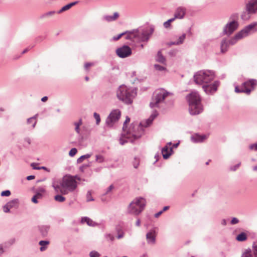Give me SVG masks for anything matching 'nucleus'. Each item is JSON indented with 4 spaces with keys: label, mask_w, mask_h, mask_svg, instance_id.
Masks as SVG:
<instances>
[{
    "label": "nucleus",
    "mask_w": 257,
    "mask_h": 257,
    "mask_svg": "<svg viewBox=\"0 0 257 257\" xmlns=\"http://www.w3.org/2000/svg\"><path fill=\"white\" fill-rule=\"evenodd\" d=\"M157 116V113L155 111L153 112L146 122H141L139 125L132 123L128 130L126 128V124L130 122V118L129 117L126 116L122 128L124 133L123 135L124 136L122 138H120L119 140L120 144L123 145L127 142L124 140V139H130L131 141L132 142L134 140L139 138L143 133V128L149 126Z\"/></svg>",
    "instance_id": "1"
},
{
    "label": "nucleus",
    "mask_w": 257,
    "mask_h": 257,
    "mask_svg": "<svg viewBox=\"0 0 257 257\" xmlns=\"http://www.w3.org/2000/svg\"><path fill=\"white\" fill-rule=\"evenodd\" d=\"M79 180L77 176L65 175L59 181L53 183V187L58 193L63 195L74 191L77 186L76 180Z\"/></svg>",
    "instance_id": "2"
},
{
    "label": "nucleus",
    "mask_w": 257,
    "mask_h": 257,
    "mask_svg": "<svg viewBox=\"0 0 257 257\" xmlns=\"http://www.w3.org/2000/svg\"><path fill=\"white\" fill-rule=\"evenodd\" d=\"M136 93L125 85L120 86L116 91L117 97L126 104H131Z\"/></svg>",
    "instance_id": "3"
},
{
    "label": "nucleus",
    "mask_w": 257,
    "mask_h": 257,
    "mask_svg": "<svg viewBox=\"0 0 257 257\" xmlns=\"http://www.w3.org/2000/svg\"><path fill=\"white\" fill-rule=\"evenodd\" d=\"M213 73L210 71H200L194 76V81L197 84L207 83L214 79Z\"/></svg>",
    "instance_id": "4"
},
{
    "label": "nucleus",
    "mask_w": 257,
    "mask_h": 257,
    "mask_svg": "<svg viewBox=\"0 0 257 257\" xmlns=\"http://www.w3.org/2000/svg\"><path fill=\"white\" fill-rule=\"evenodd\" d=\"M126 40H130L134 42H140L147 41L149 36L147 33L145 32H139L138 30L125 32Z\"/></svg>",
    "instance_id": "5"
},
{
    "label": "nucleus",
    "mask_w": 257,
    "mask_h": 257,
    "mask_svg": "<svg viewBox=\"0 0 257 257\" xmlns=\"http://www.w3.org/2000/svg\"><path fill=\"white\" fill-rule=\"evenodd\" d=\"M145 200L143 198H137L134 199L130 204L128 211L129 213L138 215L144 208L145 206Z\"/></svg>",
    "instance_id": "6"
},
{
    "label": "nucleus",
    "mask_w": 257,
    "mask_h": 257,
    "mask_svg": "<svg viewBox=\"0 0 257 257\" xmlns=\"http://www.w3.org/2000/svg\"><path fill=\"white\" fill-rule=\"evenodd\" d=\"M169 94V93L163 89L156 90L154 94L152 101L150 105L151 107L158 106V104L162 102L165 98Z\"/></svg>",
    "instance_id": "7"
},
{
    "label": "nucleus",
    "mask_w": 257,
    "mask_h": 257,
    "mask_svg": "<svg viewBox=\"0 0 257 257\" xmlns=\"http://www.w3.org/2000/svg\"><path fill=\"white\" fill-rule=\"evenodd\" d=\"M255 26V24H251L247 26L244 29L240 31L236 34V35L232 38L230 41H227L229 45L235 44L238 40L244 37L247 36L248 33L253 29Z\"/></svg>",
    "instance_id": "8"
},
{
    "label": "nucleus",
    "mask_w": 257,
    "mask_h": 257,
    "mask_svg": "<svg viewBox=\"0 0 257 257\" xmlns=\"http://www.w3.org/2000/svg\"><path fill=\"white\" fill-rule=\"evenodd\" d=\"M121 112L119 109L113 110L107 117L106 123L107 125L112 126L119 119Z\"/></svg>",
    "instance_id": "9"
},
{
    "label": "nucleus",
    "mask_w": 257,
    "mask_h": 257,
    "mask_svg": "<svg viewBox=\"0 0 257 257\" xmlns=\"http://www.w3.org/2000/svg\"><path fill=\"white\" fill-rule=\"evenodd\" d=\"M250 84L252 88L257 84V81L254 79H251L248 81H246L243 83L242 88L241 90L239 89L238 86H236L235 88V91L237 93L239 92H245L247 94L250 93L251 91V89L248 88L247 85Z\"/></svg>",
    "instance_id": "10"
},
{
    "label": "nucleus",
    "mask_w": 257,
    "mask_h": 257,
    "mask_svg": "<svg viewBox=\"0 0 257 257\" xmlns=\"http://www.w3.org/2000/svg\"><path fill=\"white\" fill-rule=\"evenodd\" d=\"M117 55L120 58H125L132 54V50L127 46H123L118 48L116 51Z\"/></svg>",
    "instance_id": "11"
},
{
    "label": "nucleus",
    "mask_w": 257,
    "mask_h": 257,
    "mask_svg": "<svg viewBox=\"0 0 257 257\" xmlns=\"http://www.w3.org/2000/svg\"><path fill=\"white\" fill-rule=\"evenodd\" d=\"M238 26V23L234 21L227 24L224 29L223 31L224 34L228 36L230 35L235 30L237 29Z\"/></svg>",
    "instance_id": "12"
},
{
    "label": "nucleus",
    "mask_w": 257,
    "mask_h": 257,
    "mask_svg": "<svg viewBox=\"0 0 257 257\" xmlns=\"http://www.w3.org/2000/svg\"><path fill=\"white\" fill-rule=\"evenodd\" d=\"M189 110L191 115H197L202 111L203 107L201 103L192 104L189 105Z\"/></svg>",
    "instance_id": "13"
},
{
    "label": "nucleus",
    "mask_w": 257,
    "mask_h": 257,
    "mask_svg": "<svg viewBox=\"0 0 257 257\" xmlns=\"http://www.w3.org/2000/svg\"><path fill=\"white\" fill-rule=\"evenodd\" d=\"M189 105L196 103H201L199 95L196 92H192L187 97Z\"/></svg>",
    "instance_id": "14"
},
{
    "label": "nucleus",
    "mask_w": 257,
    "mask_h": 257,
    "mask_svg": "<svg viewBox=\"0 0 257 257\" xmlns=\"http://www.w3.org/2000/svg\"><path fill=\"white\" fill-rule=\"evenodd\" d=\"M219 86L218 82H215L212 84L204 85L203 86V89L204 91L207 93H212L217 90V87Z\"/></svg>",
    "instance_id": "15"
},
{
    "label": "nucleus",
    "mask_w": 257,
    "mask_h": 257,
    "mask_svg": "<svg viewBox=\"0 0 257 257\" xmlns=\"http://www.w3.org/2000/svg\"><path fill=\"white\" fill-rule=\"evenodd\" d=\"M249 13H254L257 11V0H250L246 5Z\"/></svg>",
    "instance_id": "16"
},
{
    "label": "nucleus",
    "mask_w": 257,
    "mask_h": 257,
    "mask_svg": "<svg viewBox=\"0 0 257 257\" xmlns=\"http://www.w3.org/2000/svg\"><path fill=\"white\" fill-rule=\"evenodd\" d=\"M156 232L155 230H151L146 234V238L149 243L154 244L156 242Z\"/></svg>",
    "instance_id": "17"
},
{
    "label": "nucleus",
    "mask_w": 257,
    "mask_h": 257,
    "mask_svg": "<svg viewBox=\"0 0 257 257\" xmlns=\"http://www.w3.org/2000/svg\"><path fill=\"white\" fill-rule=\"evenodd\" d=\"M186 13V9L184 7L178 8L175 13L174 18L175 19H182Z\"/></svg>",
    "instance_id": "18"
},
{
    "label": "nucleus",
    "mask_w": 257,
    "mask_h": 257,
    "mask_svg": "<svg viewBox=\"0 0 257 257\" xmlns=\"http://www.w3.org/2000/svg\"><path fill=\"white\" fill-rule=\"evenodd\" d=\"M229 46L228 42L226 40H223L221 42L220 45V52L221 53L224 54L227 52L228 48Z\"/></svg>",
    "instance_id": "19"
},
{
    "label": "nucleus",
    "mask_w": 257,
    "mask_h": 257,
    "mask_svg": "<svg viewBox=\"0 0 257 257\" xmlns=\"http://www.w3.org/2000/svg\"><path fill=\"white\" fill-rule=\"evenodd\" d=\"M172 151V149L171 148H168V147L166 146L164 147L162 151V155L163 158L165 159H168L169 156L171 155V152Z\"/></svg>",
    "instance_id": "20"
},
{
    "label": "nucleus",
    "mask_w": 257,
    "mask_h": 257,
    "mask_svg": "<svg viewBox=\"0 0 257 257\" xmlns=\"http://www.w3.org/2000/svg\"><path fill=\"white\" fill-rule=\"evenodd\" d=\"M119 17V14L118 13H114L112 16H106L104 17V19L107 22H111L117 19Z\"/></svg>",
    "instance_id": "21"
},
{
    "label": "nucleus",
    "mask_w": 257,
    "mask_h": 257,
    "mask_svg": "<svg viewBox=\"0 0 257 257\" xmlns=\"http://www.w3.org/2000/svg\"><path fill=\"white\" fill-rule=\"evenodd\" d=\"M186 38V34H183L181 36H179L178 38V40L176 42H172L171 43L168 44L169 45H179L183 43L184 39Z\"/></svg>",
    "instance_id": "22"
},
{
    "label": "nucleus",
    "mask_w": 257,
    "mask_h": 257,
    "mask_svg": "<svg viewBox=\"0 0 257 257\" xmlns=\"http://www.w3.org/2000/svg\"><path fill=\"white\" fill-rule=\"evenodd\" d=\"M191 139L195 142H202L205 139V137L196 135L194 136H192Z\"/></svg>",
    "instance_id": "23"
},
{
    "label": "nucleus",
    "mask_w": 257,
    "mask_h": 257,
    "mask_svg": "<svg viewBox=\"0 0 257 257\" xmlns=\"http://www.w3.org/2000/svg\"><path fill=\"white\" fill-rule=\"evenodd\" d=\"M156 61L162 63H164L165 62V58L162 55L161 51H159L157 53Z\"/></svg>",
    "instance_id": "24"
},
{
    "label": "nucleus",
    "mask_w": 257,
    "mask_h": 257,
    "mask_svg": "<svg viewBox=\"0 0 257 257\" xmlns=\"http://www.w3.org/2000/svg\"><path fill=\"white\" fill-rule=\"evenodd\" d=\"M81 222L82 223L86 222L89 226H94L95 222L88 217H84L82 218Z\"/></svg>",
    "instance_id": "25"
},
{
    "label": "nucleus",
    "mask_w": 257,
    "mask_h": 257,
    "mask_svg": "<svg viewBox=\"0 0 257 257\" xmlns=\"http://www.w3.org/2000/svg\"><path fill=\"white\" fill-rule=\"evenodd\" d=\"M246 238H247V236H246V233L244 232H242V233H240L236 237V240L239 241H244L246 239Z\"/></svg>",
    "instance_id": "26"
},
{
    "label": "nucleus",
    "mask_w": 257,
    "mask_h": 257,
    "mask_svg": "<svg viewBox=\"0 0 257 257\" xmlns=\"http://www.w3.org/2000/svg\"><path fill=\"white\" fill-rule=\"evenodd\" d=\"M76 3H77V2L72 3L69 4L68 5L64 6L62 8V9L60 11L59 13L63 12H64L65 11L69 10L72 6H74Z\"/></svg>",
    "instance_id": "27"
},
{
    "label": "nucleus",
    "mask_w": 257,
    "mask_h": 257,
    "mask_svg": "<svg viewBox=\"0 0 257 257\" xmlns=\"http://www.w3.org/2000/svg\"><path fill=\"white\" fill-rule=\"evenodd\" d=\"M7 204L8 206H10L11 208L17 207L18 206V200L17 199H15L9 202Z\"/></svg>",
    "instance_id": "28"
},
{
    "label": "nucleus",
    "mask_w": 257,
    "mask_h": 257,
    "mask_svg": "<svg viewBox=\"0 0 257 257\" xmlns=\"http://www.w3.org/2000/svg\"><path fill=\"white\" fill-rule=\"evenodd\" d=\"M82 124V120L80 119L78 122H75L74 125L75 126V130L77 133H79L80 129L79 126Z\"/></svg>",
    "instance_id": "29"
},
{
    "label": "nucleus",
    "mask_w": 257,
    "mask_h": 257,
    "mask_svg": "<svg viewBox=\"0 0 257 257\" xmlns=\"http://www.w3.org/2000/svg\"><path fill=\"white\" fill-rule=\"evenodd\" d=\"M54 199L56 201L60 202H63L65 200V198L61 195H56Z\"/></svg>",
    "instance_id": "30"
},
{
    "label": "nucleus",
    "mask_w": 257,
    "mask_h": 257,
    "mask_svg": "<svg viewBox=\"0 0 257 257\" xmlns=\"http://www.w3.org/2000/svg\"><path fill=\"white\" fill-rule=\"evenodd\" d=\"M49 243V242L48 241H44V240L40 241L39 242V244L42 246V247H41V248H40V250L42 251H44V250H45L46 248L45 247H44V246L48 244Z\"/></svg>",
    "instance_id": "31"
},
{
    "label": "nucleus",
    "mask_w": 257,
    "mask_h": 257,
    "mask_svg": "<svg viewBox=\"0 0 257 257\" xmlns=\"http://www.w3.org/2000/svg\"><path fill=\"white\" fill-rule=\"evenodd\" d=\"M90 157V155L89 154L82 156L79 158L78 159L77 162H78V163H80L82 162L84 159L89 158Z\"/></svg>",
    "instance_id": "32"
},
{
    "label": "nucleus",
    "mask_w": 257,
    "mask_h": 257,
    "mask_svg": "<svg viewBox=\"0 0 257 257\" xmlns=\"http://www.w3.org/2000/svg\"><path fill=\"white\" fill-rule=\"evenodd\" d=\"M28 123H33L32 126L34 127L36 123V117H33L28 119Z\"/></svg>",
    "instance_id": "33"
},
{
    "label": "nucleus",
    "mask_w": 257,
    "mask_h": 257,
    "mask_svg": "<svg viewBox=\"0 0 257 257\" xmlns=\"http://www.w3.org/2000/svg\"><path fill=\"white\" fill-rule=\"evenodd\" d=\"M45 191V189H43V188H41L40 189V192H38L37 193V194L35 195V196L38 198V199H40L42 198V193H44Z\"/></svg>",
    "instance_id": "34"
},
{
    "label": "nucleus",
    "mask_w": 257,
    "mask_h": 257,
    "mask_svg": "<svg viewBox=\"0 0 257 257\" xmlns=\"http://www.w3.org/2000/svg\"><path fill=\"white\" fill-rule=\"evenodd\" d=\"M174 20L175 18L169 19L167 22L164 23V26L166 28H169L170 26L171 23L174 21Z\"/></svg>",
    "instance_id": "35"
},
{
    "label": "nucleus",
    "mask_w": 257,
    "mask_h": 257,
    "mask_svg": "<svg viewBox=\"0 0 257 257\" xmlns=\"http://www.w3.org/2000/svg\"><path fill=\"white\" fill-rule=\"evenodd\" d=\"M241 257H252L251 251L250 250H246V251L242 254Z\"/></svg>",
    "instance_id": "36"
},
{
    "label": "nucleus",
    "mask_w": 257,
    "mask_h": 257,
    "mask_svg": "<svg viewBox=\"0 0 257 257\" xmlns=\"http://www.w3.org/2000/svg\"><path fill=\"white\" fill-rule=\"evenodd\" d=\"M104 157L100 155H98L96 156V161L98 163H102L104 161Z\"/></svg>",
    "instance_id": "37"
},
{
    "label": "nucleus",
    "mask_w": 257,
    "mask_h": 257,
    "mask_svg": "<svg viewBox=\"0 0 257 257\" xmlns=\"http://www.w3.org/2000/svg\"><path fill=\"white\" fill-rule=\"evenodd\" d=\"M94 64V63L92 62H87L84 65V68L87 71H88L89 68L91 66H93Z\"/></svg>",
    "instance_id": "38"
},
{
    "label": "nucleus",
    "mask_w": 257,
    "mask_h": 257,
    "mask_svg": "<svg viewBox=\"0 0 257 257\" xmlns=\"http://www.w3.org/2000/svg\"><path fill=\"white\" fill-rule=\"evenodd\" d=\"M125 34H126V33L125 32L124 33H121V34H119L117 36H114V37H113V40L114 41H117V40H119L122 36H125Z\"/></svg>",
    "instance_id": "39"
},
{
    "label": "nucleus",
    "mask_w": 257,
    "mask_h": 257,
    "mask_svg": "<svg viewBox=\"0 0 257 257\" xmlns=\"http://www.w3.org/2000/svg\"><path fill=\"white\" fill-rule=\"evenodd\" d=\"M77 152V150L76 148H73L69 151V155L71 157H73L76 154Z\"/></svg>",
    "instance_id": "40"
},
{
    "label": "nucleus",
    "mask_w": 257,
    "mask_h": 257,
    "mask_svg": "<svg viewBox=\"0 0 257 257\" xmlns=\"http://www.w3.org/2000/svg\"><path fill=\"white\" fill-rule=\"evenodd\" d=\"M93 115H94V117L96 119V124H98L100 121V118L99 115L98 113H97L96 112H95V113H94Z\"/></svg>",
    "instance_id": "41"
},
{
    "label": "nucleus",
    "mask_w": 257,
    "mask_h": 257,
    "mask_svg": "<svg viewBox=\"0 0 257 257\" xmlns=\"http://www.w3.org/2000/svg\"><path fill=\"white\" fill-rule=\"evenodd\" d=\"M253 252L255 257H257V241L253 244Z\"/></svg>",
    "instance_id": "42"
},
{
    "label": "nucleus",
    "mask_w": 257,
    "mask_h": 257,
    "mask_svg": "<svg viewBox=\"0 0 257 257\" xmlns=\"http://www.w3.org/2000/svg\"><path fill=\"white\" fill-rule=\"evenodd\" d=\"M86 198H87V201H93V199L92 198V197L91 196V191H88L87 193V195H86Z\"/></svg>",
    "instance_id": "43"
},
{
    "label": "nucleus",
    "mask_w": 257,
    "mask_h": 257,
    "mask_svg": "<svg viewBox=\"0 0 257 257\" xmlns=\"http://www.w3.org/2000/svg\"><path fill=\"white\" fill-rule=\"evenodd\" d=\"M11 194V192L9 190H6L2 192L1 195L2 196H9Z\"/></svg>",
    "instance_id": "44"
},
{
    "label": "nucleus",
    "mask_w": 257,
    "mask_h": 257,
    "mask_svg": "<svg viewBox=\"0 0 257 257\" xmlns=\"http://www.w3.org/2000/svg\"><path fill=\"white\" fill-rule=\"evenodd\" d=\"M99 254L96 251H91L90 253V257H99Z\"/></svg>",
    "instance_id": "45"
},
{
    "label": "nucleus",
    "mask_w": 257,
    "mask_h": 257,
    "mask_svg": "<svg viewBox=\"0 0 257 257\" xmlns=\"http://www.w3.org/2000/svg\"><path fill=\"white\" fill-rule=\"evenodd\" d=\"M140 161L139 159L135 158L134 162H133L134 166L135 168H137L139 165Z\"/></svg>",
    "instance_id": "46"
},
{
    "label": "nucleus",
    "mask_w": 257,
    "mask_h": 257,
    "mask_svg": "<svg viewBox=\"0 0 257 257\" xmlns=\"http://www.w3.org/2000/svg\"><path fill=\"white\" fill-rule=\"evenodd\" d=\"M154 67L156 70H159V71H162L165 69V68L164 67L161 66L159 65H157V64L155 65Z\"/></svg>",
    "instance_id": "47"
},
{
    "label": "nucleus",
    "mask_w": 257,
    "mask_h": 257,
    "mask_svg": "<svg viewBox=\"0 0 257 257\" xmlns=\"http://www.w3.org/2000/svg\"><path fill=\"white\" fill-rule=\"evenodd\" d=\"M249 149L251 150L257 151V144H252L249 146Z\"/></svg>",
    "instance_id": "48"
},
{
    "label": "nucleus",
    "mask_w": 257,
    "mask_h": 257,
    "mask_svg": "<svg viewBox=\"0 0 257 257\" xmlns=\"http://www.w3.org/2000/svg\"><path fill=\"white\" fill-rule=\"evenodd\" d=\"M11 208L10 206H8V204H7L4 207V211L5 212H9L10 211Z\"/></svg>",
    "instance_id": "49"
},
{
    "label": "nucleus",
    "mask_w": 257,
    "mask_h": 257,
    "mask_svg": "<svg viewBox=\"0 0 257 257\" xmlns=\"http://www.w3.org/2000/svg\"><path fill=\"white\" fill-rule=\"evenodd\" d=\"M238 219L236 218H233L231 221V223L232 224H236L238 222Z\"/></svg>",
    "instance_id": "50"
},
{
    "label": "nucleus",
    "mask_w": 257,
    "mask_h": 257,
    "mask_svg": "<svg viewBox=\"0 0 257 257\" xmlns=\"http://www.w3.org/2000/svg\"><path fill=\"white\" fill-rule=\"evenodd\" d=\"M36 165H37V164H35V163H32V164H31V166L33 167V168L34 169H36V170L40 169V168H39V167H36Z\"/></svg>",
    "instance_id": "51"
},
{
    "label": "nucleus",
    "mask_w": 257,
    "mask_h": 257,
    "mask_svg": "<svg viewBox=\"0 0 257 257\" xmlns=\"http://www.w3.org/2000/svg\"><path fill=\"white\" fill-rule=\"evenodd\" d=\"M37 199L38 198L35 196V195L32 198V201L35 203H38V201H37Z\"/></svg>",
    "instance_id": "52"
},
{
    "label": "nucleus",
    "mask_w": 257,
    "mask_h": 257,
    "mask_svg": "<svg viewBox=\"0 0 257 257\" xmlns=\"http://www.w3.org/2000/svg\"><path fill=\"white\" fill-rule=\"evenodd\" d=\"M35 176H33V175H31V176H29L27 177V179L28 180H33L34 179H35Z\"/></svg>",
    "instance_id": "53"
},
{
    "label": "nucleus",
    "mask_w": 257,
    "mask_h": 257,
    "mask_svg": "<svg viewBox=\"0 0 257 257\" xmlns=\"http://www.w3.org/2000/svg\"><path fill=\"white\" fill-rule=\"evenodd\" d=\"M163 212V211H160L157 213L155 214V216L156 217H158Z\"/></svg>",
    "instance_id": "54"
},
{
    "label": "nucleus",
    "mask_w": 257,
    "mask_h": 257,
    "mask_svg": "<svg viewBox=\"0 0 257 257\" xmlns=\"http://www.w3.org/2000/svg\"><path fill=\"white\" fill-rule=\"evenodd\" d=\"M113 186L112 185H111L110 186H109V187L108 188L107 193L109 191H110L113 189Z\"/></svg>",
    "instance_id": "55"
},
{
    "label": "nucleus",
    "mask_w": 257,
    "mask_h": 257,
    "mask_svg": "<svg viewBox=\"0 0 257 257\" xmlns=\"http://www.w3.org/2000/svg\"><path fill=\"white\" fill-rule=\"evenodd\" d=\"M48 97L47 96H44L43 98H42L41 100L43 102H45L47 100Z\"/></svg>",
    "instance_id": "56"
},
{
    "label": "nucleus",
    "mask_w": 257,
    "mask_h": 257,
    "mask_svg": "<svg viewBox=\"0 0 257 257\" xmlns=\"http://www.w3.org/2000/svg\"><path fill=\"white\" fill-rule=\"evenodd\" d=\"M4 252V250L3 246L0 245V255H1Z\"/></svg>",
    "instance_id": "57"
},
{
    "label": "nucleus",
    "mask_w": 257,
    "mask_h": 257,
    "mask_svg": "<svg viewBox=\"0 0 257 257\" xmlns=\"http://www.w3.org/2000/svg\"><path fill=\"white\" fill-rule=\"evenodd\" d=\"M140 224H141V221L140 219H138L136 221V225L137 226H139L140 225Z\"/></svg>",
    "instance_id": "58"
},
{
    "label": "nucleus",
    "mask_w": 257,
    "mask_h": 257,
    "mask_svg": "<svg viewBox=\"0 0 257 257\" xmlns=\"http://www.w3.org/2000/svg\"><path fill=\"white\" fill-rule=\"evenodd\" d=\"M54 14V12H50L47 13L46 14V15H47V16H51V15H53Z\"/></svg>",
    "instance_id": "59"
},
{
    "label": "nucleus",
    "mask_w": 257,
    "mask_h": 257,
    "mask_svg": "<svg viewBox=\"0 0 257 257\" xmlns=\"http://www.w3.org/2000/svg\"><path fill=\"white\" fill-rule=\"evenodd\" d=\"M169 206H165L162 211H163V212L169 209Z\"/></svg>",
    "instance_id": "60"
},
{
    "label": "nucleus",
    "mask_w": 257,
    "mask_h": 257,
    "mask_svg": "<svg viewBox=\"0 0 257 257\" xmlns=\"http://www.w3.org/2000/svg\"><path fill=\"white\" fill-rule=\"evenodd\" d=\"M255 87V86L254 87ZM247 87L248 88L251 89V91H252V90H253V89H254V88H252L251 87V85H250V84L247 85Z\"/></svg>",
    "instance_id": "61"
},
{
    "label": "nucleus",
    "mask_w": 257,
    "mask_h": 257,
    "mask_svg": "<svg viewBox=\"0 0 257 257\" xmlns=\"http://www.w3.org/2000/svg\"><path fill=\"white\" fill-rule=\"evenodd\" d=\"M108 236L109 237L110 239L112 241L114 239L113 236H111V235H108Z\"/></svg>",
    "instance_id": "62"
},
{
    "label": "nucleus",
    "mask_w": 257,
    "mask_h": 257,
    "mask_svg": "<svg viewBox=\"0 0 257 257\" xmlns=\"http://www.w3.org/2000/svg\"><path fill=\"white\" fill-rule=\"evenodd\" d=\"M253 170L255 171H257V166H255L253 168Z\"/></svg>",
    "instance_id": "63"
},
{
    "label": "nucleus",
    "mask_w": 257,
    "mask_h": 257,
    "mask_svg": "<svg viewBox=\"0 0 257 257\" xmlns=\"http://www.w3.org/2000/svg\"><path fill=\"white\" fill-rule=\"evenodd\" d=\"M85 80H86V81H88V80H89L88 77H87V76L85 77Z\"/></svg>",
    "instance_id": "64"
}]
</instances>
